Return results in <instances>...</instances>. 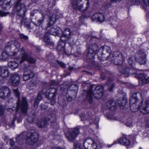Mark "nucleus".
Segmentation results:
<instances>
[{
    "mask_svg": "<svg viewBox=\"0 0 149 149\" xmlns=\"http://www.w3.org/2000/svg\"><path fill=\"white\" fill-rule=\"evenodd\" d=\"M89 4L88 0H74L71 2L72 6L74 9L83 12L88 8Z\"/></svg>",
    "mask_w": 149,
    "mask_h": 149,
    "instance_id": "20e7f679",
    "label": "nucleus"
},
{
    "mask_svg": "<svg viewBox=\"0 0 149 149\" xmlns=\"http://www.w3.org/2000/svg\"><path fill=\"white\" fill-rule=\"evenodd\" d=\"M38 135L36 132L33 133H27L25 132H22L16 138V141H21L25 139L26 143L29 145H32L37 142L38 140Z\"/></svg>",
    "mask_w": 149,
    "mask_h": 149,
    "instance_id": "f03ea898",
    "label": "nucleus"
},
{
    "mask_svg": "<svg viewBox=\"0 0 149 149\" xmlns=\"http://www.w3.org/2000/svg\"><path fill=\"white\" fill-rule=\"evenodd\" d=\"M96 53L92 51L91 49H88L87 52V57L89 59H93L96 54Z\"/></svg>",
    "mask_w": 149,
    "mask_h": 149,
    "instance_id": "c9c22d12",
    "label": "nucleus"
},
{
    "mask_svg": "<svg viewBox=\"0 0 149 149\" xmlns=\"http://www.w3.org/2000/svg\"><path fill=\"white\" fill-rule=\"evenodd\" d=\"M13 92L15 95L18 97L20 93L17 89H14ZM17 108L18 110L21 109L22 111L24 113H26L28 109V104L26 99L25 97H23L22 98L21 103L20 102V100L19 97H18V101L17 102Z\"/></svg>",
    "mask_w": 149,
    "mask_h": 149,
    "instance_id": "39448f33",
    "label": "nucleus"
},
{
    "mask_svg": "<svg viewBox=\"0 0 149 149\" xmlns=\"http://www.w3.org/2000/svg\"><path fill=\"white\" fill-rule=\"evenodd\" d=\"M20 50L21 60L19 63L21 64L24 61H27L30 56L25 52V50L23 48L20 49Z\"/></svg>",
    "mask_w": 149,
    "mask_h": 149,
    "instance_id": "4be33fe9",
    "label": "nucleus"
},
{
    "mask_svg": "<svg viewBox=\"0 0 149 149\" xmlns=\"http://www.w3.org/2000/svg\"><path fill=\"white\" fill-rule=\"evenodd\" d=\"M19 38L21 39H23L24 40H27L28 39V37L27 36H25L24 35L21 34L19 35Z\"/></svg>",
    "mask_w": 149,
    "mask_h": 149,
    "instance_id": "864d4df0",
    "label": "nucleus"
},
{
    "mask_svg": "<svg viewBox=\"0 0 149 149\" xmlns=\"http://www.w3.org/2000/svg\"><path fill=\"white\" fill-rule=\"evenodd\" d=\"M78 89V86L76 84L72 85L69 87L66 94V97L68 101H71L75 98Z\"/></svg>",
    "mask_w": 149,
    "mask_h": 149,
    "instance_id": "0eeeda50",
    "label": "nucleus"
},
{
    "mask_svg": "<svg viewBox=\"0 0 149 149\" xmlns=\"http://www.w3.org/2000/svg\"><path fill=\"white\" fill-rule=\"evenodd\" d=\"M9 72L7 68L3 66H0V76L3 78H7L9 75Z\"/></svg>",
    "mask_w": 149,
    "mask_h": 149,
    "instance_id": "5701e85b",
    "label": "nucleus"
},
{
    "mask_svg": "<svg viewBox=\"0 0 149 149\" xmlns=\"http://www.w3.org/2000/svg\"><path fill=\"white\" fill-rule=\"evenodd\" d=\"M8 66L11 69L14 70L18 68V64L15 61H10L8 63Z\"/></svg>",
    "mask_w": 149,
    "mask_h": 149,
    "instance_id": "2f4dec72",
    "label": "nucleus"
},
{
    "mask_svg": "<svg viewBox=\"0 0 149 149\" xmlns=\"http://www.w3.org/2000/svg\"><path fill=\"white\" fill-rule=\"evenodd\" d=\"M138 58H136V61L139 62L141 65L146 63V54L144 50H139L138 52Z\"/></svg>",
    "mask_w": 149,
    "mask_h": 149,
    "instance_id": "9b49d317",
    "label": "nucleus"
},
{
    "mask_svg": "<svg viewBox=\"0 0 149 149\" xmlns=\"http://www.w3.org/2000/svg\"><path fill=\"white\" fill-rule=\"evenodd\" d=\"M88 49H91L92 51L96 53L98 50V47L96 44L93 43L90 46Z\"/></svg>",
    "mask_w": 149,
    "mask_h": 149,
    "instance_id": "e433bc0d",
    "label": "nucleus"
},
{
    "mask_svg": "<svg viewBox=\"0 0 149 149\" xmlns=\"http://www.w3.org/2000/svg\"><path fill=\"white\" fill-rule=\"evenodd\" d=\"M33 73L30 69L26 68L24 69L23 75V80L26 81L34 77Z\"/></svg>",
    "mask_w": 149,
    "mask_h": 149,
    "instance_id": "a211bd4d",
    "label": "nucleus"
},
{
    "mask_svg": "<svg viewBox=\"0 0 149 149\" xmlns=\"http://www.w3.org/2000/svg\"><path fill=\"white\" fill-rule=\"evenodd\" d=\"M104 20V15L103 13H100L98 17V19L97 21H99L101 22L103 21Z\"/></svg>",
    "mask_w": 149,
    "mask_h": 149,
    "instance_id": "37998d69",
    "label": "nucleus"
},
{
    "mask_svg": "<svg viewBox=\"0 0 149 149\" xmlns=\"http://www.w3.org/2000/svg\"><path fill=\"white\" fill-rule=\"evenodd\" d=\"M58 14H57V15H56V14H54L51 16L49 17V19L51 20H53V19H55L54 20V22L56 21V20L58 19L59 18V17L57 15Z\"/></svg>",
    "mask_w": 149,
    "mask_h": 149,
    "instance_id": "3c124183",
    "label": "nucleus"
},
{
    "mask_svg": "<svg viewBox=\"0 0 149 149\" xmlns=\"http://www.w3.org/2000/svg\"><path fill=\"white\" fill-rule=\"evenodd\" d=\"M55 98V97L51 99L52 100L51 101L50 104L52 105H54L55 103L56 102Z\"/></svg>",
    "mask_w": 149,
    "mask_h": 149,
    "instance_id": "0e129e2a",
    "label": "nucleus"
},
{
    "mask_svg": "<svg viewBox=\"0 0 149 149\" xmlns=\"http://www.w3.org/2000/svg\"><path fill=\"white\" fill-rule=\"evenodd\" d=\"M15 143L12 139L10 140V144L11 146L12 147L14 145Z\"/></svg>",
    "mask_w": 149,
    "mask_h": 149,
    "instance_id": "69168bd1",
    "label": "nucleus"
},
{
    "mask_svg": "<svg viewBox=\"0 0 149 149\" xmlns=\"http://www.w3.org/2000/svg\"><path fill=\"white\" fill-rule=\"evenodd\" d=\"M59 41L58 44L56 47L57 49L61 52L63 54H65L66 52L65 50V46L67 41L65 40H61Z\"/></svg>",
    "mask_w": 149,
    "mask_h": 149,
    "instance_id": "412c9836",
    "label": "nucleus"
},
{
    "mask_svg": "<svg viewBox=\"0 0 149 149\" xmlns=\"http://www.w3.org/2000/svg\"><path fill=\"white\" fill-rule=\"evenodd\" d=\"M55 116V115L53 114L49 115L46 118V119L50 121L51 123H54L56 121V118Z\"/></svg>",
    "mask_w": 149,
    "mask_h": 149,
    "instance_id": "58836bf2",
    "label": "nucleus"
},
{
    "mask_svg": "<svg viewBox=\"0 0 149 149\" xmlns=\"http://www.w3.org/2000/svg\"><path fill=\"white\" fill-rule=\"evenodd\" d=\"M54 20L55 19H53V20H50L49 19V22L47 24V28L51 26L54 23Z\"/></svg>",
    "mask_w": 149,
    "mask_h": 149,
    "instance_id": "09e8293b",
    "label": "nucleus"
},
{
    "mask_svg": "<svg viewBox=\"0 0 149 149\" xmlns=\"http://www.w3.org/2000/svg\"><path fill=\"white\" fill-rule=\"evenodd\" d=\"M74 149H82L80 144L78 143H75L74 145Z\"/></svg>",
    "mask_w": 149,
    "mask_h": 149,
    "instance_id": "8fccbe9b",
    "label": "nucleus"
},
{
    "mask_svg": "<svg viewBox=\"0 0 149 149\" xmlns=\"http://www.w3.org/2000/svg\"><path fill=\"white\" fill-rule=\"evenodd\" d=\"M144 3L147 6H149V0H143Z\"/></svg>",
    "mask_w": 149,
    "mask_h": 149,
    "instance_id": "338daca9",
    "label": "nucleus"
},
{
    "mask_svg": "<svg viewBox=\"0 0 149 149\" xmlns=\"http://www.w3.org/2000/svg\"><path fill=\"white\" fill-rule=\"evenodd\" d=\"M137 95H141V94L140 93H134L132 97L131 98L130 100V104H132L130 107V109L133 112H134L136 111V107L135 109V110H133V108L134 107L136 106L135 103L136 102L137 100H138L137 97Z\"/></svg>",
    "mask_w": 149,
    "mask_h": 149,
    "instance_id": "f3484780",
    "label": "nucleus"
},
{
    "mask_svg": "<svg viewBox=\"0 0 149 149\" xmlns=\"http://www.w3.org/2000/svg\"><path fill=\"white\" fill-rule=\"evenodd\" d=\"M59 65L62 67L64 68L65 67V65L61 62H58Z\"/></svg>",
    "mask_w": 149,
    "mask_h": 149,
    "instance_id": "052dcab7",
    "label": "nucleus"
},
{
    "mask_svg": "<svg viewBox=\"0 0 149 149\" xmlns=\"http://www.w3.org/2000/svg\"><path fill=\"white\" fill-rule=\"evenodd\" d=\"M27 61L30 63L34 64L36 62V60L30 56Z\"/></svg>",
    "mask_w": 149,
    "mask_h": 149,
    "instance_id": "603ef678",
    "label": "nucleus"
},
{
    "mask_svg": "<svg viewBox=\"0 0 149 149\" xmlns=\"http://www.w3.org/2000/svg\"><path fill=\"white\" fill-rule=\"evenodd\" d=\"M92 65L94 68H97L98 67V65L96 62L94 61L92 63Z\"/></svg>",
    "mask_w": 149,
    "mask_h": 149,
    "instance_id": "e2e57ef3",
    "label": "nucleus"
},
{
    "mask_svg": "<svg viewBox=\"0 0 149 149\" xmlns=\"http://www.w3.org/2000/svg\"><path fill=\"white\" fill-rule=\"evenodd\" d=\"M56 91L55 88H51L48 89L45 93V97L49 99H51L55 97Z\"/></svg>",
    "mask_w": 149,
    "mask_h": 149,
    "instance_id": "ddd939ff",
    "label": "nucleus"
},
{
    "mask_svg": "<svg viewBox=\"0 0 149 149\" xmlns=\"http://www.w3.org/2000/svg\"><path fill=\"white\" fill-rule=\"evenodd\" d=\"M71 35V31L69 28L65 29L62 36L60 37V40L68 41L70 39Z\"/></svg>",
    "mask_w": 149,
    "mask_h": 149,
    "instance_id": "aec40b11",
    "label": "nucleus"
},
{
    "mask_svg": "<svg viewBox=\"0 0 149 149\" xmlns=\"http://www.w3.org/2000/svg\"><path fill=\"white\" fill-rule=\"evenodd\" d=\"M4 110L3 107L2 106H0V115H2L3 114Z\"/></svg>",
    "mask_w": 149,
    "mask_h": 149,
    "instance_id": "bf43d9fd",
    "label": "nucleus"
},
{
    "mask_svg": "<svg viewBox=\"0 0 149 149\" xmlns=\"http://www.w3.org/2000/svg\"><path fill=\"white\" fill-rule=\"evenodd\" d=\"M99 13H96L93 15L92 17V19L93 20L97 21Z\"/></svg>",
    "mask_w": 149,
    "mask_h": 149,
    "instance_id": "49530a36",
    "label": "nucleus"
},
{
    "mask_svg": "<svg viewBox=\"0 0 149 149\" xmlns=\"http://www.w3.org/2000/svg\"><path fill=\"white\" fill-rule=\"evenodd\" d=\"M127 101L125 98H123L122 100H120L118 101V104L120 107H124L127 103Z\"/></svg>",
    "mask_w": 149,
    "mask_h": 149,
    "instance_id": "79ce46f5",
    "label": "nucleus"
},
{
    "mask_svg": "<svg viewBox=\"0 0 149 149\" xmlns=\"http://www.w3.org/2000/svg\"><path fill=\"white\" fill-rule=\"evenodd\" d=\"M107 107L112 110H114L116 108V104L113 99L109 100L106 104Z\"/></svg>",
    "mask_w": 149,
    "mask_h": 149,
    "instance_id": "a878e982",
    "label": "nucleus"
},
{
    "mask_svg": "<svg viewBox=\"0 0 149 149\" xmlns=\"http://www.w3.org/2000/svg\"><path fill=\"white\" fill-rule=\"evenodd\" d=\"M111 52V49L108 46H105L103 49V52L97 53L99 59L101 61L107 60Z\"/></svg>",
    "mask_w": 149,
    "mask_h": 149,
    "instance_id": "6e6552de",
    "label": "nucleus"
},
{
    "mask_svg": "<svg viewBox=\"0 0 149 149\" xmlns=\"http://www.w3.org/2000/svg\"><path fill=\"white\" fill-rule=\"evenodd\" d=\"M35 118V114L34 111L33 110L31 113H30L26 118V120L30 123L33 122Z\"/></svg>",
    "mask_w": 149,
    "mask_h": 149,
    "instance_id": "7c9ffc66",
    "label": "nucleus"
},
{
    "mask_svg": "<svg viewBox=\"0 0 149 149\" xmlns=\"http://www.w3.org/2000/svg\"><path fill=\"white\" fill-rule=\"evenodd\" d=\"M50 84L52 86H55L57 85L58 83L54 80H52L50 82Z\"/></svg>",
    "mask_w": 149,
    "mask_h": 149,
    "instance_id": "13d9d810",
    "label": "nucleus"
},
{
    "mask_svg": "<svg viewBox=\"0 0 149 149\" xmlns=\"http://www.w3.org/2000/svg\"><path fill=\"white\" fill-rule=\"evenodd\" d=\"M111 59L112 63L115 65H120L118 68V69L125 76L128 77L129 74V69L123 65H120L125 59L121 53L117 51L114 52Z\"/></svg>",
    "mask_w": 149,
    "mask_h": 149,
    "instance_id": "f257e3e1",
    "label": "nucleus"
},
{
    "mask_svg": "<svg viewBox=\"0 0 149 149\" xmlns=\"http://www.w3.org/2000/svg\"><path fill=\"white\" fill-rule=\"evenodd\" d=\"M41 14L42 17L40 19H39L38 20V22L37 23H36L35 22H34L33 21H31V22L33 24L36 26H39L41 25L43 22L45 16L42 12Z\"/></svg>",
    "mask_w": 149,
    "mask_h": 149,
    "instance_id": "f704fd0d",
    "label": "nucleus"
},
{
    "mask_svg": "<svg viewBox=\"0 0 149 149\" xmlns=\"http://www.w3.org/2000/svg\"><path fill=\"white\" fill-rule=\"evenodd\" d=\"M7 58V55L6 54H4L3 51L0 49V60H5Z\"/></svg>",
    "mask_w": 149,
    "mask_h": 149,
    "instance_id": "a19ab883",
    "label": "nucleus"
},
{
    "mask_svg": "<svg viewBox=\"0 0 149 149\" xmlns=\"http://www.w3.org/2000/svg\"><path fill=\"white\" fill-rule=\"evenodd\" d=\"M79 127L69 129L65 134L67 139L70 141H73L79 133Z\"/></svg>",
    "mask_w": 149,
    "mask_h": 149,
    "instance_id": "1a4fd4ad",
    "label": "nucleus"
},
{
    "mask_svg": "<svg viewBox=\"0 0 149 149\" xmlns=\"http://www.w3.org/2000/svg\"><path fill=\"white\" fill-rule=\"evenodd\" d=\"M14 0H4L3 3L2 8L3 9H7L10 7V5H13Z\"/></svg>",
    "mask_w": 149,
    "mask_h": 149,
    "instance_id": "393cba45",
    "label": "nucleus"
},
{
    "mask_svg": "<svg viewBox=\"0 0 149 149\" xmlns=\"http://www.w3.org/2000/svg\"><path fill=\"white\" fill-rule=\"evenodd\" d=\"M37 83L35 80H33L31 81L28 84L29 88L30 90H33L37 86Z\"/></svg>",
    "mask_w": 149,
    "mask_h": 149,
    "instance_id": "72a5a7b5",
    "label": "nucleus"
},
{
    "mask_svg": "<svg viewBox=\"0 0 149 149\" xmlns=\"http://www.w3.org/2000/svg\"><path fill=\"white\" fill-rule=\"evenodd\" d=\"M103 88L101 86H97L92 92L89 90L87 92V97L86 100L88 101L90 104H91L92 101V96L99 100L101 98L103 95Z\"/></svg>",
    "mask_w": 149,
    "mask_h": 149,
    "instance_id": "7ed1b4c3",
    "label": "nucleus"
},
{
    "mask_svg": "<svg viewBox=\"0 0 149 149\" xmlns=\"http://www.w3.org/2000/svg\"><path fill=\"white\" fill-rule=\"evenodd\" d=\"M138 78L139 79V82L141 84H143L148 82L147 78V75L146 74L144 73H141L139 74Z\"/></svg>",
    "mask_w": 149,
    "mask_h": 149,
    "instance_id": "b1692460",
    "label": "nucleus"
},
{
    "mask_svg": "<svg viewBox=\"0 0 149 149\" xmlns=\"http://www.w3.org/2000/svg\"><path fill=\"white\" fill-rule=\"evenodd\" d=\"M120 143L125 146L129 145L130 144V142L129 140L125 137H122L120 138L119 141Z\"/></svg>",
    "mask_w": 149,
    "mask_h": 149,
    "instance_id": "c756f323",
    "label": "nucleus"
},
{
    "mask_svg": "<svg viewBox=\"0 0 149 149\" xmlns=\"http://www.w3.org/2000/svg\"><path fill=\"white\" fill-rule=\"evenodd\" d=\"M136 58H135L134 56H132L130 57L128 60L129 64L130 65L133 66L134 64V60H136Z\"/></svg>",
    "mask_w": 149,
    "mask_h": 149,
    "instance_id": "ea45409f",
    "label": "nucleus"
},
{
    "mask_svg": "<svg viewBox=\"0 0 149 149\" xmlns=\"http://www.w3.org/2000/svg\"><path fill=\"white\" fill-rule=\"evenodd\" d=\"M109 1V4L104 6L105 8L107 9L109 8L111 6V3L113 2H119L121 0H108Z\"/></svg>",
    "mask_w": 149,
    "mask_h": 149,
    "instance_id": "c03bdc74",
    "label": "nucleus"
},
{
    "mask_svg": "<svg viewBox=\"0 0 149 149\" xmlns=\"http://www.w3.org/2000/svg\"><path fill=\"white\" fill-rule=\"evenodd\" d=\"M138 109L140 110L141 113L144 114H147L149 113V101L146 100L145 103L142 104L141 106L138 107Z\"/></svg>",
    "mask_w": 149,
    "mask_h": 149,
    "instance_id": "4468645a",
    "label": "nucleus"
},
{
    "mask_svg": "<svg viewBox=\"0 0 149 149\" xmlns=\"http://www.w3.org/2000/svg\"><path fill=\"white\" fill-rule=\"evenodd\" d=\"M37 12V10H33V11H31L30 13V16L31 17V21H32L33 18L31 17L34 16L35 14Z\"/></svg>",
    "mask_w": 149,
    "mask_h": 149,
    "instance_id": "6e6d98bb",
    "label": "nucleus"
},
{
    "mask_svg": "<svg viewBox=\"0 0 149 149\" xmlns=\"http://www.w3.org/2000/svg\"><path fill=\"white\" fill-rule=\"evenodd\" d=\"M61 29L59 27H56V28H51L47 30L46 33L48 35H52L54 36H59L61 32Z\"/></svg>",
    "mask_w": 149,
    "mask_h": 149,
    "instance_id": "dca6fc26",
    "label": "nucleus"
},
{
    "mask_svg": "<svg viewBox=\"0 0 149 149\" xmlns=\"http://www.w3.org/2000/svg\"><path fill=\"white\" fill-rule=\"evenodd\" d=\"M10 52H12L13 53L14 50H13V48L10 42H8L5 49V50L3 51L4 54H6L7 55V58L8 57V55Z\"/></svg>",
    "mask_w": 149,
    "mask_h": 149,
    "instance_id": "bb28decb",
    "label": "nucleus"
},
{
    "mask_svg": "<svg viewBox=\"0 0 149 149\" xmlns=\"http://www.w3.org/2000/svg\"><path fill=\"white\" fill-rule=\"evenodd\" d=\"M10 42L12 45V48H13V50H14L13 55H16L20 50L19 48L21 46L20 43L16 40L12 41Z\"/></svg>",
    "mask_w": 149,
    "mask_h": 149,
    "instance_id": "2eb2a0df",
    "label": "nucleus"
},
{
    "mask_svg": "<svg viewBox=\"0 0 149 149\" xmlns=\"http://www.w3.org/2000/svg\"><path fill=\"white\" fill-rule=\"evenodd\" d=\"M8 14V12H5L2 11H0V16H5Z\"/></svg>",
    "mask_w": 149,
    "mask_h": 149,
    "instance_id": "5fc2aeb1",
    "label": "nucleus"
},
{
    "mask_svg": "<svg viewBox=\"0 0 149 149\" xmlns=\"http://www.w3.org/2000/svg\"><path fill=\"white\" fill-rule=\"evenodd\" d=\"M126 125L128 127H130L132 125V123L131 121H129L126 123Z\"/></svg>",
    "mask_w": 149,
    "mask_h": 149,
    "instance_id": "680f3d73",
    "label": "nucleus"
},
{
    "mask_svg": "<svg viewBox=\"0 0 149 149\" xmlns=\"http://www.w3.org/2000/svg\"><path fill=\"white\" fill-rule=\"evenodd\" d=\"M118 24V22L116 20L113 21L112 22L111 25L113 26L114 27H115Z\"/></svg>",
    "mask_w": 149,
    "mask_h": 149,
    "instance_id": "4d7b16f0",
    "label": "nucleus"
},
{
    "mask_svg": "<svg viewBox=\"0 0 149 149\" xmlns=\"http://www.w3.org/2000/svg\"><path fill=\"white\" fill-rule=\"evenodd\" d=\"M113 80L112 78H109L107 83L108 86V90L109 91H112L113 89L115 87V84L112 82Z\"/></svg>",
    "mask_w": 149,
    "mask_h": 149,
    "instance_id": "cd10ccee",
    "label": "nucleus"
},
{
    "mask_svg": "<svg viewBox=\"0 0 149 149\" xmlns=\"http://www.w3.org/2000/svg\"><path fill=\"white\" fill-rule=\"evenodd\" d=\"M11 84L14 86H17L19 83L20 76L16 73L14 74L11 77Z\"/></svg>",
    "mask_w": 149,
    "mask_h": 149,
    "instance_id": "6ab92c4d",
    "label": "nucleus"
},
{
    "mask_svg": "<svg viewBox=\"0 0 149 149\" xmlns=\"http://www.w3.org/2000/svg\"><path fill=\"white\" fill-rule=\"evenodd\" d=\"M11 93L10 89L8 87L2 86L0 88V97L4 99L8 98Z\"/></svg>",
    "mask_w": 149,
    "mask_h": 149,
    "instance_id": "f8f14e48",
    "label": "nucleus"
},
{
    "mask_svg": "<svg viewBox=\"0 0 149 149\" xmlns=\"http://www.w3.org/2000/svg\"><path fill=\"white\" fill-rule=\"evenodd\" d=\"M83 144L85 149H97V146L96 143L91 138H87L84 141Z\"/></svg>",
    "mask_w": 149,
    "mask_h": 149,
    "instance_id": "9d476101",
    "label": "nucleus"
},
{
    "mask_svg": "<svg viewBox=\"0 0 149 149\" xmlns=\"http://www.w3.org/2000/svg\"><path fill=\"white\" fill-rule=\"evenodd\" d=\"M21 1L17 0L14 6L13 10L16 12L17 16L23 18L25 16L26 8L24 4L20 3Z\"/></svg>",
    "mask_w": 149,
    "mask_h": 149,
    "instance_id": "423d86ee",
    "label": "nucleus"
},
{
    "mask_svg": "<svg viewBox=\"0 0 149 149\" xmlns=\"http://www.w3.org/2000/svg\"><path fill=\"white\" fill-rule=\"evenodd\" d=\"M44 42L47 44L53 45L54 43L49 38L47 33H45L43 38Z\"/></svg>",
    "mask_w": 149,
    "mask_h": 149,
    "instance_id": "c85d7f7f",
    "label": "nucleus"
},
{
    "mask_svg": "<svg viewBox=\"0 0 149 149\" xmlns=\"http://www.w3.org/2000/svg\"><path fill=\"white\" fill-rule=\"evenodd\" d=\"M42 98V92H40L38 94L33 104L34 107L35 108H38L39 101L41 100Z\"/></svg>",
    "mask_w": 149,
    "mask_h": 149,
    "instance_id": "473e14b6",
    "label": "nucleus"
},
{
    "mask_svg": "<svg viewBox=\"0 0 149 149\" xmlns=\"http://www.w3.org/2000/svg\"><path fill=\"white\" fill-rule=\"evenodd\" d=\"M40 107L42 109H46V107L45 106L42 104H40Z\"/></svg>",
    "mask_w": 149,
    "mask_h": 149,
    "instance_id": "774afa93",
    "label": "nucleus"
},
{
    "mask_svg": "<svg viewBox=\"0 0 149 149\" xmlns=\"http://www.w3.org/2000/svg\"><path fill=\"white\" fill-rule=\"evenodd\" d=\"M21 23L22 25H23L25 27L28 28V29L30 27V23L28 21V20L26 18H24L22 19Z\"/></svg>",
    "mask_w": 149,
    "mask_h": 149,
    "instance_id": "4c0bfd02",
    "label": "nucleus"
},
{
    "mask_svg": "<svg viewBox=\"0 0 149 149\" xmlns=\"http://www.w3.org/2000/svg\"><path fill=\"white\" fill-rule=\"evenodd\" d=\"M47 124V122L44 120H42L41 122L38 123V126L39 128H42L45 126Z\"/></svg>",
    "mask_w": 149,
    "mask_h": 149,
    "instance_id": "a18cd8bd",
    "label": "nucleus"
},
{
    "mask_svg": "<svg viewBox=\"0 0 149 149\" xmlns=\"http://www.w3.org/2000/svg\"><path fill=\"white\" fill-rule=\"evenodd\" d=\"M106 117L109 120H116L115 118L113 117V114L107 113L106 114Z\"/></svg>",
    "mask_w": 149,
    "mask_h": 149,
    "instance_id": "de8ad7c7",
    "label": "nucleus"
}]
</instances>
